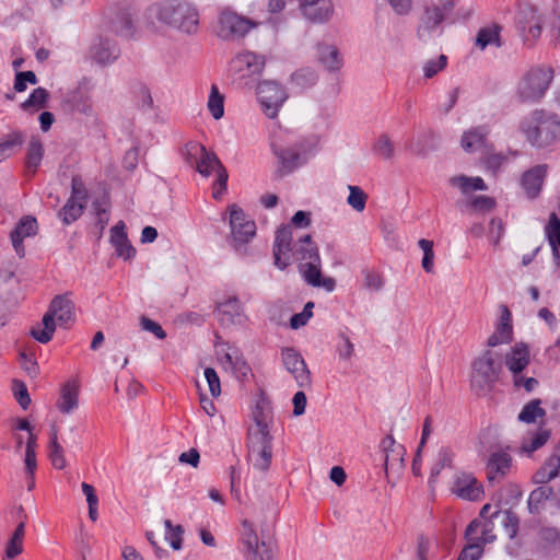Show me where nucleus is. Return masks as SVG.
Segmentation results:
<instances>
[{"label":"nucleus","instance_id":"nucleus-1","mask_svg":"<svg viewBox=\"0 0 560 560\" xmlns=\"http://www.w3.org/2000/svg\"><path fill=\"white\" fill-rule=\"evenodd\" d=\"M293 231L291 225L279 228L275 235L273 242V260L275 266L280 270H284L291 265L292 258L300 264L306 261H317L319 256L318 247L312 242V236L305 234L300 236L293 244Z\"/></svg>","mask_w":560,"mask_h":560},{"label":"nucleus","instance_id":"nucleus-2","mask_svg":"<svg viewBox=\"0 0 560 560\" xmlns=\"http://www.w3.org/2000/svg\"><path fill=\"white\" fill-rule=\"evenodd\" d=\"M520 129L532 147L546 149L560 139V117L553 112L536 108L523 118Z\"/></svg>","mask_w":560,"mask_h":560},{"label":"nucleus","instance_id":"nucleus-3","mask_svg":"<svg viewBox=\"0 0 560 560\" xmlns=\"http://www.w3.org/2000/svg\"><path fill=\"white\" fill-rule=\"evenodd\" d=\"M163 24L185 34H195L199 26V12L189 0H162L151 7Z\"/></svg>","mask_w":560,"mask_h":560},{"label":"nucleus","instance_id":"nucleus-4","mask_svg":"<svg viewBox=\"0 0 560 560\" xmlns=\"http://www.w3.org/2000/svg\"><path fill=\"white\" fill-rule=\"evenodd\" d=\"M74 305L67 295H57L49 304L48 311L43 316L42 323L32 326L30 335L40 343L51 340L56 330L55 318L60 326L67 327L74 319Z\"/></svg>","mask_w":560,"mask_h":560},{"label":"nucleus","instance_id":"nucleus-5","mask_svg":"<svg viewBox=\"0 0 560 560\" xmlns=\"http://www.w3.org/2000/svg\"><path fill=\"white\" fill-rule=\"evenodd\" d=\"M471 387L478 394L493 388L502 372V358L492 350H485L472 362Z\"/></svg>","mask_w":560,"mask_h":560},{"label":"nucleus","instance_id":"nucleus-6","mask_svg":"<svg viewBox=\"0 0 560 560\" xmlns=\"http://www.w3.org/2000/svg\"><path fill=\"white\" fill-rule=\"evenodd\" d=\"M553 79V70L548 67L530 68L521 79L516 98L521 103H537L548 91Z\"/></svg>","mask_w":560,"mask_h":560},{"label":"nucleus","instance_id":"nucleus-7","mask_svg":"<svg viewBox=\"0 0 560 560\" xmlns=\"http://www.w3.org/2000/svg\"><path fill=\"white\" fill-rule=\"evenodd\" d=\"M230 212V237L228 238L231 247L234 248L238 254L246 253V245L256 235V223L250 220L242 208L233 203L229 206Z\"/></svg>","mask_w":560,"mask_h":560},{"label":"nucleus","instance_id":"nucleus-8","mask_svg":"<svg viewBox=\"0 0 560 560\" xmlns=\"http://www.w3.org/2000/svg\"><path fill=\"white\" fill-rule=\"evenodd\" d=\"M184 155L186 162L205 177H209L213 172L218 175L221 168H225L214 152L207 151L205 145L195 141L185 145Z\"/></svg>","mask_w":560,"mask_h":560},{"label":"nucleus","instance_id":"nucleus-9","mask_svg":"<svg viewBox=\"0 0 560 560\" xmlns=\"http://www.w3.org/2000/svg\"><path fill=\"white\" fill-rule=\"evenodd\" d=\"M256 25L250 19L238 15L236 12L225 8L219 13L217 34L225 40L240 38L244 37Z\"/></svg>","mask_w":560,"mask_h":560},{"label":"nucleus","instance_id":"nucleus-10","mask_svg":"<svg viewBox=\"0 0 560 560\" xmlns=\"http://www.w3.org/2000/svg\"><path fill=\"white\" fill-rule=\"evenodd\" d=\"M248 462L260 471H267L272 459V435L247 433Z\"/></svg>","mask_w":560,"mask_h":560},{"label":"nucleus","instance_id":"nucleus-11","mask_svg":"<svg viewBox=\"0 0 560 560\" xmlns=\"http://www.w3.org/2000/svg\"><path fill=\"white\" fill-rule=\"evenodd\" d=\"M257 97L261 109L269 118H276L279 109L288 98L284 88L273 80H265L258 83Z\"/></svg>","mask_w":560,"mask_h":560},{"label":"nucleus","instance_id":"nucleus-12","mask_svg":"<svg viewBox=\"0 0 560 560\" xmlns=\"http://www.w3.org/2000/svg\"><path fill=\"white\" fill-rule=\"evenodd\" d=\"M132 15L130 4H115L109 10L108 28L120 37L131 38L136 31Z\"/></svg>","mask_w":560,"mask_h":560},{"label":"nucleus","instance_id":"nucleus-13","mask_svg":"<svg viewBox=\"0 0 560 560\" xmlns=\"http://www.w3.org/2000/svg\"><path fill=\"white\" fill-rule=\"evenodd\" d=\"M242 544L246 548L247 560H272L271 547L266 541H259L253 525L248 521L243 522Z\"/></svg>","mask_w":560,"mask_h":560},{"label":"nucleus","instance_id":"nucleus-14","mask_svg":"<svg viewBox=\"0 0 560 560\" xmlns=\"http://www.w3.org/2000/svg\"><path fill=\"white\" fill-rule=\"evenodd\" d=\"M284 368L290 372L300 387L311 386V373L302 355L293 348H284L281 351Z\"/></svg>","mask_w":560,"mask_h":560},{"label":"nucleus","instance_id":"nucleus-15","mask_svg":"<svg viewBox=\"0 0 560 560\" xmlns=\"http://www.w3.org/2000/svg\"><path fill=\"white\" fill-rule=\"evenodd\" d=\"M255 428L248 429V433L270 434V425L273 423V408L269 396L260 390L256 406L253 410Z\"/></svg>","mask_w":560,"mask_h":560},{"label":"nucleus","instance_id":"nucleus-16","mask_svg":"<svg viewBox=\"0 0 560 560\" xmlns=\"http://www.w3.org/2000/svg\"><path fill=\"white\" fill-rule=\"evenodd\" d=\"M272 150L278 158L281 175L292 173L307 161L306 153L300 144L288 148H278L273 144Z\"/></svg>","mask_w":560,"mask_h":560},{"label":"nucleus","instance_id":"nucleus-17","mask_svg":"<svg viewBox=\"0 0 560 560\" xmlns=\"http://www.w3.org/2000/svg\"><path fill=\"white\" fill-rule=\"evenodd\" d=\"M299 8L303 16L313 23H326L334 14L332 0H299Z\"/></svg>","mask_w":560,"mask_h":560},{"label":"nucleus","instance_id":"nucleus-18","mask_svg":"<svg viewBox=\"0 0 560 560\" xmlns=\"http://www.w3.org/2000/svg\"><path fill=\"white\" fill-rule=\"evenodd\" d=\"M453 493L464 500H480L483 493L482 486L468 472H459L455 476L452 487Z\"/></svg>","mask_w":560,"mask_h":560},{"label":"nucleus","instance_id":"nucleus-19","mask_svg":"<svg viewBox=\"0 0 560 560\" xmlns=\"http://www.w3.org/2000/svg\"><path fill=\"white\" fill-rule=\"evenodd\" d=\"M117 44L108 38L97 37L90 47V58L101 66L114 62L119 56Z\"/></svg>","mask_w":560,"mask_h":560},{"label":"nucleus","instance_id":"nucleus-20","mask_svg":"<svg viewBox=\"0 0 560 560\" xmlns=\"http://www.w3.org/2000/svg\"><path fill=\"white\" fill-rule=\"evenodd\" d=\"M530 353L527 343L517 342L515 343L504 357V364L513 377H517L518 374L529 365Z\"/></svg>","mask_w":560,"mask_h":560},{"label":"nucleus","instance_id":"nucleus-21","mask_svg":"<svg viewBox=\"0 0 560 560\" xmlns=\"http://www.w3.org/2000/svg\"><path fill=\"white\" fill-rule=\"evenodd\" d=\"M215 316L222 326L241 324L244 319L243 307L236 296H230L215 307Z\"/></svg>","mask_w":560,"mask_h":560},{"label":"nucleus","instance_id":"nucleus-22","mask_svg":"<svg viewBox=\"0 0 560 560\" xmlns=\"http://www.w3.org/2000/svg\"><path fill=\"white\" fill-rule=\"evenodd\" d=\"M512 457L505 451L493 452L487 462V479L490 483L501 481L510 471Z\"/></svg>","mask_w":560,"mask_h":560},{"label":"nucleus","instance_id":"nucleus-23","mask_svg":"<svg viewBox=\"0 0 560 560\" xmlns=\"http://www.w3.org/2000/svg\"><path fill=\"white\" fill-rule=\"evenodd\" d=\"M547 171V164H539L522 175V187L529 199H535L540 194Z\"/></svg>","mask_w":560,"mask_h":560},{"label":"nucleus","instance_id":"nucleus-24","mask_svg":"<svg viewBox=\"0 0 560 560\" xmlns=\"http://www.w3.org/2000/svg\"><path fill=\"white\" fill-rule=\"evenodd\" d=\"M444 13L441 8L433 5L427 7L421 22L417 30V35L421 40H427L443 23Z\"/></svg>","mask_w":560,"mask_h":560},{"label":"nucleus","instance_id":"nucleus-25","mask_svg":"<svg viewBox=\"0 0 560 560\" xmlns=\"http://www.w3.org/2000/svg\"><path fill=\"white\" fill-rule=\"evenodd\" d=\"M264 67V57L252 51L242 52L232 60V68L235 71L243 72V77L260 74Z\"/></svg>","mask_w":560,"mask_h":560},{"label":"nucleus","instance_id":"nucleus-26","mask_svg":"<svg viewBox=\"0 0 560 560\" xmlns=\"http://www.w3.org/2000/svg\"><path fill=\"white\" fill-rule=\"evenodd\" d=\"M501 32L502 26L497 23L481 27L476 35V47L480 50H485L488 46L500 48L503 45Z\"/></svg>","mask_w":560,"mask_h":560},{"label":"nucleus","instance_id":"nucleus-27","mask_svg":"<svg viewBox=\"0 0 560 560\" xmlns=\"http://www.w3.org/2000/svg\"><path fill=\"white\" fill-rule=\"evenodd\" d=\"M79 385L75 381L67 382L60 392L58 409L62 413H70L78 408L79 405Z\"/></svg>","mask_w":560,"mask_h":560},{"label":"nucleus","instance_id":"nucleus-28","mask_svg":"<svg viewBox=\"0 0 560 560\" xmlns=\"http://www.w3.org/2000/svg\"><path fill=\"white\" fill-rule=\"evenodd\" d=\"M560 472V456L551 455L545 464L534 474L533 481L546 486L550 480L558 477Z\"/></svg>","mask_w":560,"mask_h":560},{"label":"nucleus","instance_id":"nucleus-29","mask_svg":"<svg viewBox=\"0 0 560 560\" xmlns=\"http://www.w3.org/2000/svg\"><path fill=\"white\" fill-rule=\"evenodd\" d=\"M488 133L489 130L485 126H480L465 132L462 137V148L466 152H474L486 147Z\"/></svg>","mask_w":560,"mask_h":560},{"label":"nucleus","instance_id":"nucleus-30","mask_svg":"<svg viewBox=\"0 0 560 560\" xmlns=\"http://www.w3.org/2000/svg\"><path fill=\"white\" fill-rule=\"evenodd\" d=\"M318 58L323 66L330 70L337 71L343 65V59L337 47L332 45L322 44L318 45Z\"/></svg>","mask_w":560,"mask_h":560},{"label":"nucleus","instance_id":"nucleus-31","mask_svg":"<svg viewBox=\"0 0 560 560\" xmlns=\"http://www.w3.org/2000/svg\"><path fill=\"white\" fill-rule=\"evenodd\" d=\"M24 141L25 133L23 131L15 130L7 135L4 140L0 142V162L19 151Z\"/></svg>","mask_w":560,"mask_h":560},{"label":"nucleus","instance_id":"nucleus-32","mask_svg":"<svg viewBox=\"0 0 560 560\" xmlns=\"http://www.w3.org/2000/svg\"><path fill=\"white\" fill-rule=\"evenodd\" d=\"M43 156L44 148L42 141L38 138H32L28 143L25 161V166L28 173L32 175L36 173Z\"/></svg>","mask_w":560,"mask_h":560},{"label":"nucleus","instance_id":"nucleus-33","mask_svg":"<svg viewBox=\"0 0 560 560\" xmlns=\"http://www.w3.org/2000/svg\"><path fill=\"white\" fill-rule=\"evenodd\" d=\"M490 518L500 520L509 538L513 539L516 536L520 518L512 510L495 511Z\"/></svg>","mask_w":560,"mask_h":560},{"label":"nucleus","instance_id":"nucleus-34","mask_svg":"<svg viewBox=\"0 0 560 560\" xmlns=\"http://www.w3.org/2000/svg\"><path fill=\"white\" fill-rule=\"evenodd\" d=\"M84 209L85 205L82 202L68 199L65 206L58 211L57 217L65 225H70L83 214Z\"/></svg>","mask_w":560,"mask_h":560},{"label":"nucleus","instance_id":"nucleus-35","mask_svg":"<svg viewBox=\"0 0 560 560\" xmlns=\"http://www.w3.org/2000/svg\"><path fill=\"white\" fill-rule=\"evenodd\" d=\"M450 184L458 187L463 194L471 190H486L487 185L481 177H468L465 175L453 176L450 178Z\"/></svg>","mask_w":560,"mask_h":560},{"label":"nucleus","instance_id":"nucleus-36","mask_svg":"<svg viewBox=\"0 0 560 560\" xmlns=\"http://www.w3.org/2000/svg\"><path fill=\"white\" fill-rule=\"evenodd\" d=\"M540 399H533L528 401L518 413V421L524 423H534L537 419H542L546 416V410L540 407Z\"/></svg>","mask_w":560,"mask_h":560},{"label":"nucleus","instance_id":"nucleus-37","mask_svg":"<svg viewBox=\"0 0 560 560\" xmlns=\"http://www.w3.org/2000/svg\"><path fill=\"white\" fill-rule=\"evenodd\" d=\"M538 538L545 549L557 550L560 548V529L553 526H542L538 532Z\"/></svg>","mask_w":560,"mask_h":560},{"label":"nucleus","instance_id":"nucleus-38","mask_svg":"<svg viewBox=\"0 0 560 560\" xmlns=\"http://www.w3.org/2000/svg\"><path fill=\"white\" fill-rule=\"evenodd\" d=\"M24 534H25V523L21 522L16 526L12 537L10 538V540L7 544L5 556L8 558L13 559L23 551Z\"/></svg>","mask_w":560,"mask_h":560},{"label":"nucleus","instance_id":"nucleus-39","mask_svg":"<svg viewBox=\"0 0 560 560\" xmlns=\"http://www.w3.org/2000/svg\"><path fill=\"white\" fill-rule=\"evenodd\" d=\"M553 494V489L549 486H540L533 490L529 494L527 505L530 513H538L542 502Z\"/></svg>","mask_w":560,"mask_h":560},{"label":"nucleus","instance_id":"nucleus-40","mask_svg":"<svg viewBox=\"0 0 560 560\" xmlns=\"http://www.w3.org/2000/svg\"><path fill=\"white\" fill-rule=\"evenodd\" d=\"M320 265V257L317 261L311 260L299 265V270L302 272L304 280L313 287H319V279L322 278Z\"/></svg>","mask_w":560,"mask_h":560},{"label":"nucleus","instance_id":"nucleus-41","mask_svg":"<svg viewBox=\"0 0 560 560\" xmlns=\"http://www.w3.org/2000/svg\"><path fill=\"white\" fill-rule=\"evenodd\" d=\"M49 458L51 460L52 466L56 469H63L67 465L63 448L58 442L57 431L52 430L50 434V443H49Z\"/></svg>","mask_w":560,"mask_h":560},{"label":"nucleus","instance_id":"nucleus-42","mask_svg":"<svg viewBox=\"0 0 560 560\" xmlns=\"http://www.w3.org/2000/svg\"><path fill=\"white\" fill-rule=\"evenodd\" d=\"M208 109L214 119H220L224 115V96L220 93L219 88L212 84L208 98Z\"/></svg>","mask_w":560,"mask_h":560},{"label":"nucleus","instance_id":"nucleus-43","mask_svg":"<svg viewBox=\"0 0 560 560\" xmlns=\"http://www.w3.org/2000/svg\"><path fill=\"white\" fill-rule=\"evenodd\" d=\"M48 97L49 93L46 89L37 88L33 90L28 98L21 104V108L25 112H28L32 108H43L46 106Z\"/></svg>","mask_w":560,"mask_h":560},{"label":"nucleus","instance_id":"nucleus-44","mask_svg":"<svg viewBox=\"0 0 560 560\" xmlns=\"http://www.w3.org/2000/svg\"><path fill=\"white\" fill-rule=\"evenodd\" d=\"M165 540L174 550H179L183 544L184 528L182 525H173L170 520H164Z\"/></svg>","mask_w":560,"mask_h":560},{"label":"nucleus","instance_id":"nucleus-45","mask_svg":"<svg viewBox=\"0 0 560 560\" xmlns=\"http://www.w3.org/2000/svg\"><path fill=\"white\" fill-rule=\"evenodd\" d=\"M381 447L384 452L385 468H387L388 462L390 459V453H396L397 459L402 462V455L405 453V447L400 444L396 445L393 435L385 436L381 442Z\"/></svg>","mask_w":560,"mask_h":560},{"label":"nucleus","instance_id":"nucleus-46","mask_svg":"<svg viewBox=\"0 0 560 560\" xmlns=\"http://www.w3.org/2000/svg\"><path fill=\"white\" fill-rule=\"evenodd\" d=\"M349 196L347 198L348 205L358 212L365 209L368 195L359 186H348Z\"/></svg>","mask_w":560,"mask_h":560},{"label":"nucleus","instance_id":"nucleus-47","mask_svg":"<svg viewBox=\"0 0 560 560\" xmlns=\"http://www.w3.org/2000/svg\"><path fill=\"white\" fill-rule=\"evenodd\" d=\"M373 152L385 160H390L394 156V144L387 135H382L373 145Z\"/></svg>","mask_w":560,"mask_h":560},{"label":"nucleus","instance_id":"nucleus-48","mask_svg":"<svg viewBox=\"0 0 560 560\" xmlns=\"http://www.w3.org/2000/svg\"><path fill=\"white\" fill-rule=\"evenodd\" d=\"M88 198L89 192L81 176H73L71 180V196L69 197V199L86 205Z\"/></svg>","mask_w":560,"mask_h":560},{"label":"nucleus","instance_id":"nucleus-49","mask_svg":"<svg viewBox=\"0 0 560 560\" xmlns=\"http://www.w3.org/2000/svg\"><path fill=\"white\" fill-rule=\"evenodd\" d=\"M12 390L21 408L26 410L31 405V397L25 383L19 380H13Z\"/></svg>","mask_w":560,"mask_h":560},{"label":"nucleus","instance_id":"nucleus-50","mask_svg":"<svg viewBox=\"0 0 560 560\" xmlns=\"http://www.w3.org/2000/svg\"><path fill=\"white\" fill-rule=\"evenodd\" d=\"M453 453L448 448H441L439 459L431 469L430 481L434 480L445 467H451Z\"/></svg>","mask_w":560,"mask_h":560},{"label":"nucleus","instance_id":"nucleus-51","mask_svg":"<svg viewBox=\"0 0 560 560\" xmlns=\"http://www.w3.org/2000/svg\"><path fill=\"white\" fill-rule=\"evenodd\" d=\"M418 245L423 250L422 268L427 272H432L434 259L433 242L425 238H421L418 242Z\"/></svg>","mask_w":560,"mask_h":560},{"label":"nucleus","instance_id":"nucleus-52","mask_svg":"<svg viewBox=\"0 0 560 560\" xmlns=\"http://www.w3.org/2000/svg\"><path fill=\"white\" fill-rule=\"evenodd\" d=\"M546 235L549 245H560V219L556 213H551L546 226Z\"/></svg>","mask_w":560,"mask_h":560},{"label":"nucleus","instance_id":"nucleus-53","mask_svg":"<svg viewBox=\"0 0 560 560\" xmlns=\"http://www.w3.org/2000/svg\"><path fill=\"white\" fill-rule=\"evenodd\" d=\"M316 73L310 69H302L292 74V81L301 88L312 86L316 83Z\"/></svg>","mask_w":560,"mask_h":560},{"label":"nucleus","instance_id":"nucleus-54","mask_svg":"<svg viewBox=\"0 0 560 560\" xmlns=\"http://www.w3.org/2000/svg\"><path fill=\"white\" fill-rule=\"evenodd\" d=\"M494 332H497V335L502 337L506 342H509L511 340V336H512L511 313L506 306H504L500 324L498 325Z\"/></svg>","mask_w":560,"mask_h":560},{"label":"nucleus","instance_id":"nucleus-55","mask_svg":"<svg viewBox=\"0 0 560 560\" xmlns=\"http://www.w3.org/2000/svg\"><path fill=\"white\" fill-rule=\"evenodd\" d=\"M483 553V547L479 542L467 541L457 560H479Z\"/></svg>","mask_w":560,"mask_h":560},{"label":"nucleus","instance_id":"nucleus-56","mask_svg":"<svg viewBox=\"0 0 560 560\" xmlns=\"http://www.w3.org/2000/svg\"><path fill=\"white\" fill-rule=\"evenodd\" d=\"M233 374L240 382H245L252 374V369L245 359L240 354L231 366Z\"/></svg>","mask_w":560,"mask_h":560},{"label":"nucleus","instance_id":"nucleus-57","mask_svg":"<svg viewBox=\"0 0 560 560\" xmlns=\"http://www.w3.org/2000/svg\"><path fill=\"white\" fill-rule=\"evenodd\" d=\"M37 81V77L33 71H19L15 74L14 90L16 92H23L26 90L27 83L36 84Z\"/></svg>","mask_w":560,"mask_h":560},{"label":"nucleus","instance_id":"nucleus-58","mask_svg":"<svg viewBox=\"0 0 560 560\" xmlns=\"http://www.w3.org/2000/svg\"><path fill=\"white\" fill-rule=\"evenodd\" d=\"M229 174L226 168H221L220 174L217 175V180L213 184L212 197L220 200L228 189Z\"/></svg>","mask_w":560,"mask_h":560},{"label":"nucleus","instance_id":"nucleus-59","mask_svg":"<svg viewBox=\"0 0 560 560\" xmlns=\"http://www.w3.org/2000/svg\"><path fill=\"white\" fill-rule=\"evenodd\" d=\"M550 434L547 430L539 431L532 439L529 444H523L521 450L523 453H532L540 448L548 441Z\"/></svg>","mask_w":560,"mask_h":560},{"label":"nucleus","instance_id":"nucleus-60","mask_svg":"<svg viewBox=\"0 0 560 560\" xmlns=\"http://www.w3.org/2000/svg\"><path fill=\"white\" fill-rule=\"evenodd\" d=\"M127 241L126 225L122 221H119L110 230V243L116 248Z\"/></svg>","mask_w":560,"mask_h":560},{"label":"nucleus","instance_id":"nucleus-61","mask_svg":"<svg viewBox=\"0 0 560 560\" xmlns=\"http://www.w3.org/2000/svg\"><path fill=\"white\" fill-rule=\"evenodd\" d=\"M513 385L515 388L521 389L524 388L526 393H532L538 386V381L533 377H526L522 373L517 375V377L512 378Z\"/></svg>","mask_w":560,"mask_h":560},{"label":"nucleus","instance_id":"nucleus-62","mask_svg":"<svg viewBox=\"0 0 560 560\" xmlns=\"http://www.w3.org/2000/svg\"><path fill=\"white\" fill-rule=\"evenodd\" d=\"M504 225L501 219L493 218L489 223V237L494 246H498L503 236Z\"/></svg>","mask_w":560,"mask_h":560},{"label":"nucleus","instance_id":"nucleus-63","mask_svg":"<svg viewBox=\"0 0 560 560\" xmlns=\"http://www.w3.org/2000/svg\"><path fill=\"white\" fill-rule=\"evenodd\" d=\"M205 377L207 380L209 390L213 397H218L221 394L220 378L212 368L205 370Z\"/></svg>","mask_w":560,"mask_h":560},{"label":"nucleus","instance_id":"nucleus-64","mask_svg":"<svg viewBox=\"0 0 560 560\" xmlns=\"http://www.w3.org/2000/svg\"><path fill=\"white\" fill-rule=\"evenodd\" d=\"M37 222L34 218L25 217L23 218L18 225L15 226V231H20V234L24 237L34 235L36 233Z\"/></svg>","mask_w":560,"mask_h":560}]
</instances>
